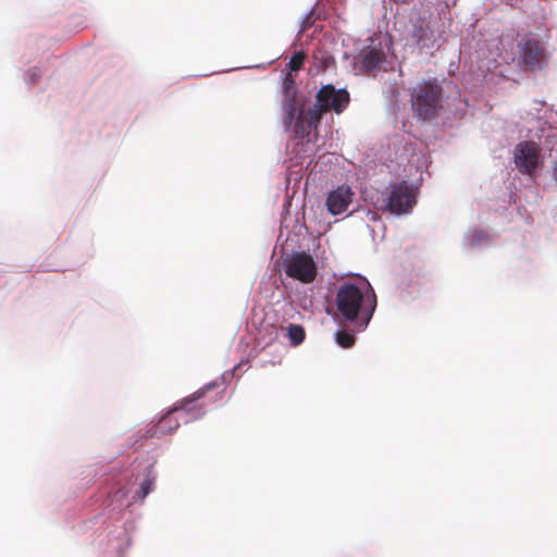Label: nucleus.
<instances>
[{"instance_id":"1","label":"nucleus","mask_w":557,"mask_h":557,"mask_svg":"<svg viewBox=\"0 0 557 557\" xmlns=\"http://www.w3.org/2000/svg\"><path fill=\"white\" fill-rule=\"evenodd\" d=\"M375 307L376 297L373 292L371 298H366L361 289L352 283H344L337 289V317L356 323L359 329H364L369 324Z\"/></svg>"},{"instance_id":"2","label":"nucleus","mask_w":557,"mask_h":557,"mask_svg":"<svg viewBox=\"0 0 557 557\" xmlns=\"http://www.w3.org/2000/svg\"><path fill=\"white\" fill-rule=\"evenodd\" d=\"M417 202V190L407 181L392 183L376 199L380 210L395 215L409 213Z\"/></svg>"},{"instance_id":"3","label":"nucleus","mask_w":557,"mask_h":557,"mask_svg":"<svg viewBox=\"0 0 557 557\" xmlns=\"http://www.w3.org/2000/svg\"><path fill=\"white\" fill-rule=\"evenodd\" d=\"M442 87L436 82L419 83L411 91V106L419 119H434L442 104Z\"/></svg>"},{"instance_id":"4","label":"nucleus","mask_w":557,"mask_h":557,"mask_svg":"<svg viewBox=\"0 0 557 557\" xmlns=\"http://www.w3.org/2000/svg\"><path fill=\"white\" fill-rule=\"evenodd\" d=\"M349 103V94L345 89H335L333 85L322 86L315 96L313 109L319 115L331 110L336 113L343 112Z\"/></svg>"},{"instance_id":"5","label":"nucleus","mask_w":557,"mask_h":557,"mask_svg":"<svg viewBox=\"0 0 557 557\" xmlns=\"http://www.w3.org/2000/svg\"><path fill=\"white\" fill-rule=\"evenodd\" d=\"M285 273L288 277L309 284L315 280L318 270L309 253L295 252L285 261Z\"/></svg>"},{"instance_id":"6","label":"nucleus","mask_w":557,"mask_h":557,"mask_svg":"<svg viewBox=\"0 0 557 557\" xmlns=\"http://www.w3.org/2000/svg\"><path fill=\"white\" fill-rule=\"evenodd\" d=\"M546 52L543 44L534 37H524L518 45L519 64L529 71L541 69L545 63Z\"/></svg>"},{"instance_id":"7","label":"nucleus","mask_w":557,"mask_h":557,"mask_svg":"<svg viewBox=\"0 0 557 557\" xmlns=\"http://www.w3.org/2000/svg\"><path fill=\"white\" fill-rule=\"evenodd\" d=\"M298 100V90L295 77L292 73H287L283 81V99H282V120L285 129H289L295 117Z\"/></svg>"},{"instance_id":"8","label":"nucleus","mask_w":557,"mask_h":557,"mask_svg":"<svg viewBox=\"0 0 557 557\" xmlns=\"http://www.w3.org/2000/svg\"><path fill=\"white\" fill-rule=\"evenodd\" d=\"M203 391L195 392L189 398H185L177 403L171 410H169L158 422L154 435H168L176 431L180 426V421L174 417V412L180 410L190 411L193 408L189 404L200 399L203 396Z\"/></svg>"},{"instance_id":"9","label":"nucleus","mask_w":557,"mask_h":557,"mask_svg":"<svg viewBox=\"0 0 557 557\" xmlns=\"http://www.w3.org/2000/svg\"><path fill=\"white\" fill-rule=\"evenodd\" d=\"M321 116L313 108L306 110L305 103L297 104L295 117L288 131H293L295 137L304 139L308 137L312 128L317 127L321 121Z\"/></svg>"},{"instance_id":"10","label":"nucleus","mask_w":557,"mask_h":557,"mask_svg":"<svg viewBox=\"0 0 557 557\" xmlns=\"http://www.w3.org/2000/svg\"><path fill=\"white\" fill-rule=\"evenodd\" d=\"M539 147L533 141H523L515 149V163L521 173L531 174L537 166Z\"/></svg>"},{"instance_id":"11","label":"nucleus","mask_w":557,"mask_h":557,"mask_svg":"<svg viewBox=\"0 0 557 557\" xmlns=\"http://www.w3.org/2000/svg\"><path fill=\"white\" fill-rule=\"evenodd\" d=\"M386 60L382 45L376 39H371L370 45L366 46L358 54L357 62L361 70L369 72L380 69Z\"/></svg>"},{"instance_id":"12","label":"nucleus","mask_w":557,"mask_h":557,"mask_svg":"<svg viewBox=\"0 0 557 557\" xmlns=\"http://www.w3.org/2000/svg\"><path fill=\"white\" fill-rule=\"evenodd\" d=\"M354 191L349 186H339L332 190L326 198L327 211L337 215L345 212L348 206L352 202Z\"/></svg>"},{"instance_id":"13","label":"nucleus","mask_w":557,"mask_h":557,"mask_svg":"<svg viewBox=\"0 0 557 557\" xmlns=\"http://www.w3.org/2000/svg\"><path fill=\"white\" fill-rule=\"evenodd\" d=\"M412 38L417 41V44H422V46H426V41L431 39L429 25L423 20H418L412 25Z\"/></svg>"},{"instance_id":"14","label":"nucleus","mask_w":557,"mask_h":557,"mask_svg":"<svg viewBox=\"0 0 557 557\" xmlns=\"http://www.w3.org/2000/svg\"><path fill=\"white\" fill-rule=\"evenodd\" d=\"M305 329L299 324H289L288 326V338L292 345L297 346L305 339Z\"/></svg>"},{"instance_id":"15","label":"nucleus","mask_w":557,"mask_h":557,"mask_svg":"<svg viewBox=\"0 0 557 557\" xmlns=\"http://www.w3.org/2000/svg\"><path fill=\"white\" fill-rule=\"evenodd\" d=\"M336 343L343 348H350L355 344V336L347 331H338L335 334Z\"/></svg>"},{"instance_id":"16","label":"nucleus","mask_w":557,"mask_h":557,"mask_svg":"<svg viewBox=\"0 0 557 557\" xmlns=\"http://www.w3.org/2000/svg\"><path fill=\"white\" fill-rule=\"evenodd\" d=\"M156 482V475L153 474L152 470L150 469L146 475V479L143 481L140 485V497L145 498L149 493L152 492L153 485Z\"/></svg>"},{"instance_id":"17","label":"nucleus","mask_w":557,"mask_h":557,"mask_svg":"<svg viewBox=\"0 0 557 557\" xmlns=\"http://www.w3.org/2000/svg\"><path fill=\"white\" fill-rule=\"evenodd\" d=\"M305 60L306 54L302 51L295 52L288 62L289 71H299L302 67Z\"/></svg>"},{"instance_id":"18","label":"nucleus","mask_w":557,"mask_h":557,"mask_svg":"<svg viewBox=\"0 0 557 557\" xmlns=\"http://www.w3.org/2000/svg\"><path fill=\"white\" fill-rule=\"evenodd\" d=\"M30 75H32V82H33V83H36V82H37V79H38V77L40 76V74H36L35 72H34V73H30Z\"/></svg>"}]
</instances>
